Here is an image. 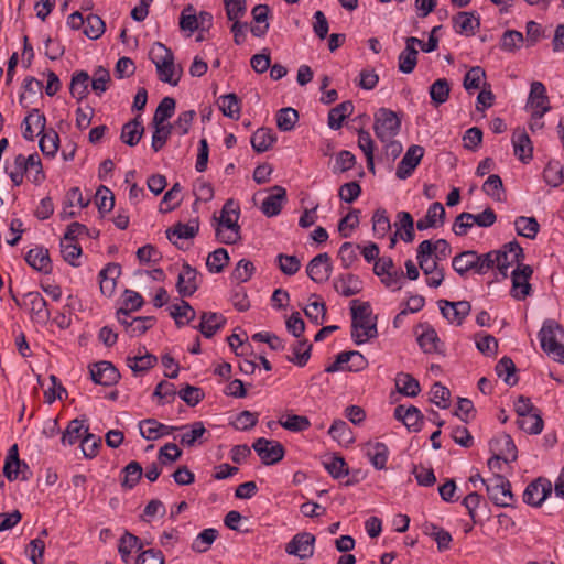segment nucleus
Wrapping results in <instances>:
<instances>
[{"instance_id": "nucleus-62", "label": "nucleus", "mask_w": 564, "mask_h": 564, "mask_svg": "<svg viewBox=\"0 0 564 564\" xmlns=\"http://www.w3.org/2000/svg\"><path fill=\"white\" fill-rule=\"evenodd\" d=\"M482 191L495 200L501 202L503 196L501 177L498 174H491L484 183Z\"/></svg>"}, {"instance_id": "nucleus-30", "label": "nucleus", "mask_w": 564, "mask_h": 564, "mask_svg": "<svg viewBox=\"0 0 564 564\" xmlns=\"http://www.w3.org/2000/svg\"><path fill=\"white\" fill-rule=\"evenodd\" d=\"M144 133V127L142 124L140 116L124 123L121 130L120 139L123 143L129 147H134L139 143L140 139Z\"/></svg>"}, {"instance_id": "nucleus-2", "label": "nucleus", "mask_w": 564, "mask_h": 564, "mask_svg": "<svg viewBox=\"0 0 564 564\" xmlns=\"http://www.w3.org/2000/svg\"><path fill=\"white\" fill-rule=\"evenodd\" d=\"M239 215V207L232 199H228L221 208L220 216L214 217L217 221L216 237L221 243L234 245L241 239Z\"/></svg>"}, {"instance_id": "nucleus-37", "label": "nucleus", "mask_w": 564, "mask_h": 564, "mask_svg": "<svg viewBox=\"0 0 564 564\" xmlns=\"http://www.w3.org/2000/svg\"><path fill=\"white\" fill-rule=\"evenodd\" d=\"M354 111V105L351 101H344L330 109L328 112V126L338 130L341 128L344 120L349 117Z\"/></svg>"}, {"instance_id": "nucleus-24", "label": "nucleus", "mask_w": 564, "mask_h": 564, "mask_svg": "<svg viewBox=\"0 0 564 564\" xmlns=\"http://www.w3.org/2000/svg\"><path fill=\"white\" fill-rule=\"evenodd\" d=\"M120 274L121 268L117 263H109L99 272L100 291L104 295L111 296L115 293Z\"/></svg>"}, {"instance_id": "nucleus-4", "label": "nucleus", "mask_w": 564, "mask_h": 564, "mask_svg": "<svg viewBox=\"0 0 564 564\" xmlns=\"http://www.w3.org/2000/svg\"><path fill=\"white\" fill-rule=\"evenodd\" d=\"M541 348L555 361L564 364V329L555 321L544 322L539 332Z\"/></svg>"}, {"instance_id": "nucleus-51", "label": "nucleus", "mask_w": 564, "mask_h": 564, "mask_svg": "<svg viewBox=\"0 0 564 564\" xmlns=\"http://www.w3.org/2000/svg\"><path fill=\"white\" fill-rule=\"evenodd\" d=\"M283 429L291 432H303L311 426V422L305 415L288 414L278 422Z\"/></svg>"}, {"instance_id": "nucleus-43", "label": "nucleus", "mask_w": 564, "mask_h": 564, "mask_svg": "<svg viewBox=\"0 0 564 564\" xmlns=\"http://www.w3.org/2000/svg\"><path fill=\"white\" fill-rule=\"evenodd\" d=\"M430 97L435 107L443 105L449 98L451 86L446 78L436 79L430 87Z\"/></svg>"}, {"instance_id": "nucleus-54", "label": "nucleus", "mask_w": 564, "mask_h": 564, "mask_svg": "<svg viewBox=\"0 0 564 564\" xmlns=\"http://www.w3.org/2000/svg\"><path fill=\"white\" fill-rule=\"evenodd\" d=\"M229 261V254L225 248H218L210 252L206 260L207 269L213 273H219Z\"/></svg>"}, {"instance_id": "nucleus-49", "label": "nucleus", "mask_w": 564, "mask_h": 564, "mask_svg": "<svg viewBox=\"0 0 564 564\" xmlns=\"http://www.w3.org/2000/svg\"><path fill=\"white\" fill-rule=\"evenodd\" d=\"M219 533L214 528L203 530L192 543V550L197 553L207 552L212 544L216 541Z\"/></svg>"}, {"instance_id": "nucleus-58", "label": "nucleus", "mask_w": 564, "mask_h": 564, "mask_svg": "<svg viewBox=\"0 0 564 564\" xmlns=\"http://www.w3.org/2000/svg\"><path fill=\"white\" fill-rule=\"evenodd\" d=\"M61 253L63 259L73 267H77L76 262L82 256V247L72 240L61 239Z\"/></svg>"}, {"instance_id": "nucleus-57", "label": "nucleus", "mask_w": 564, "mask_h": 564, "mask_svg": "<svg viewBox=\"0 0 564 564\" xmlns=\"http://www.w3.org/2000/svg\"><path fill=\"white\" fill-rule=\"evenodd\" d=\"M105 30V22L99 15L90 13L86 17L84 34L87 37L97 40L104 34Z\"/></svg>"}, {"instance_id": "nucleus-48", "label": "nucleus", "mask_w": 564, "mask_h": 564, "mask_svg": "<svg viewBox=\"0 0 564 564\" xmlns=\"http://www.w3.org/2000/svg\"><path fill=\"white\" fill-rule=\"evenodd\" d=\"M517 424L522 431L529 434H540L544 426L540 411H535L523 417H518Z\"/></svg>"}, {"instance_id": "nucleus-22", "label": "nucleus", "mask_w": 564, "mask_h": 564, "mask_svg": "<svg viewBox=\"0 0 564 564\" xmlns=\"http://www.w3.org/2000/svg\"><path fill=\"white\" fill-rule=\"evenodd\" d=\"M186 427L187 426H169L154 419H145L139 422L140 434L147 440H158L162 436L170 435L175 430Z\"/></svg>"}, {"instance_id": "nucleus-52", "label": "nucleus", "mask_w": 564, "mask_h": 564, "mask_svg": "<svg viewBox=\"0 0 564 564\" xmlns=\"http://www.w3.org/2000/svg\"><path fill=\"white\" fill-rule=\"evenodd\" d=\"M175 111V99L172 97H164L159 106L156 107V110L153 116L152 123L153 126H159L160 123H163L169 120Z\"/></svg>"}, {"instance_id": "nucleus-33", "label": "nucleus", "mask_w": 564, "mask_h": 564, "mask_svg": "<svg viewBox=\"0 0 564 564\" xmlns=\"http://www.w3.org/2000/svg\"><path fill=\"white\" fill-rule=\"evenodd\" d=\"M217 105L224 116L230 119H239L241 112V101L234 93L223 95L217 99Z\"/></svg>"}, {"instance_id": "nucleus-56", "label": "nucleus", "mask_w": 564, "mask_h": 564, "mask_svg": "<svg viewBox=\"0 0 564 564\" xmlns=\"http://www.w3.org/2000/svg\"><path fill=\"white\" fill-rule=\"evenodd\" d=\"M123 478L121 480V486L127 489H132L141 479L143 469L138 462H130L123 468Z\"/></svg>"}, {"instance_id": "nucleus-19", "label": "nucleus", "mask_w": 564, "mask_h": 564, "mask_svg": "<svg viewBox=\"0 0 564 564\" xmlns=\"http://www.w3.org/2000/svg\"><path fill=\"white\" fill-rule=\"evenodd\" d=\"M269 191L270 194L262 202L261 212L268 217H273L280 214L286 202V191L280 185H274Z\"/></svg>"}, {"instance_id": "nucleus-28", "label": "nucleus", "mask_w": 564, "mask_h": 564, "mask_svg": "<svg viewBox=\"0 0 564 564\" xmlns=\"http://www.w3.org/2000/svg\"><path fill=\"white\" fill-rule=\"evenodd\" d=\"M453 24L457 33L470 36L480 26L479 17L474 12H458L453 17Z\"/></svg>"}, {"instance_id": "nucleus-1", "label": "nucleus", "mask_w": 564, "mask_h": 564, "mask_svg": "<svg viewBox=\"0 0 564 564\" xmlns=\"http://www.w3.org/2000/svg\"><path fill=\"white\" fill-rule=\"evenodd\" d=\"M351 338L357 345L364 344L378 335L377 316L372 315L369 302L351 301Z\"/></svg>"}, {"instance_id": "nucleus-16", "label": "nucleus", "mask_w": 564, "mask_h": 564, "mask_svg": "<svg viewBox=\"0 0 564 564\" xmlns=\"http://www.w3.org/2000/svg\"><path fill=\"white\" fill-rule=\"evenodd\" d=\"M91 380L101 386H113L120 379L118 369L110 361H99L90 367Z\"/></svg>"}, {"instance_id": "nucleus-11", "label": "nucleus", "mask_w": 564, "mask_h": 564, "mask_svg": "<svg viewBox=\"0 0 564 564\" xmlns=\"http://www.w3.org/2000/svg\"><path fill=\"white\" fill-rule=\"evenodd\" d=\"M552 489V484L547 478L539 477L527 486L523 501L532 507H540L551 496Z\"/></svg>"}, {"instance_id": "nucleus-6", "label": "nucleus", "mask_w": 564, "mask_h": 564, "mask_svg": "<svg viewBox=\"0 0 564 564\" xmlns=\"http://www.w3.org/2000/svg\"><path fill=\"white\" fill-rule=\"evenodd\" d=\"M400 128L401 120L394 111L380 108L375 113V133L382 142L391 141L399 133Z\"/></svg>"}, {"instance_id": "nucleus-53", "label": "nucleus", "mask_w": 564, "mask_h": 564, "mask_svg": "<svg viewBox=\"0 0 564 564\" xmlns=\"http://www.w3.org/2000/svg\"><path fill=\"white\" fill-rule=\"evenodd\" d=\"M186 431L181 435L180 442L183 446L192 447L206 433L204 423L200 421L186 425Z\"/></svg>"}, {"instance_id": "nucleus-8", "label": "nucleus", "mask_w": 564, "mask_h": 564, "mask_svg": "<svg viewBox=\"0 0 564 564\" xmlns=\"http://www.w3.org/2000/svg\"><path fill=\"white\" fill-rule=\"evenodd\" d=\"M495 251L498 257L497 269L503 278L508 276V270L511 265L517 264L518 267L523 264V249L516 240L503 245L501 249Z\"/></svg>"}, {"instance_id": "nucleus-40", "label": "nucleus", "mask_w": 564, "mask_h": 564, "mask_svg": "<svg viewBox=\"0 0 564 564\" xmlns=\"http://www.w3.org/2000/svg\"><path fill=\"white\" fill-rule=\"evenodd\" d=\"M275 140L276 138L271 129L261 128L252 134L251 145L256 152L262 153L268 151L273 145Z\"/></svg>"}, {"instance_id": "nucleus-15", "label": "nucleus", "mask_w": 564, "mask_h": 564, "mask_svg": "<svg viewBox=\"0 0 564 564\" xmlns=\"http://www.w3.org/2000/svg\"><path fill=\"white\" fill-rule=\"evenodd\" d=\"M306 273L316 283L326 282L332 273V262L328 253L315 256L306 267Z\"/></svg>"}, {"instance_id": "nucleus-34", "label": "nucleus", "mask_w": 564, "mask_h": 564, "mask_svg": "<svg viewBox=\"0 0 564 564\" xmlns=\"http://www.w3.org/2000/svg\"><path fill=\"white\" fill-rule=\"evenodd\" d=\"M170 315L174 318L177 327H182L185 324L194 321L196 316L195 310L191 304L184 300H181L180 304H173L169 307Z\"/></svg>"}, {"instance_id": "nucleus-31", "label": "nucleus", "mask_w": 564, "mask_h": 564, "mask_svg": "<svg viewBox=\"0 0 564 564\" xmlns=\"http://www.w3.org/2000/svg\"><path fill=\"white\" fill-rule=\"evenodd\" d=\"M334 289L340 295L349 297L361 291V281L354 274L340 275L334 280Z\"/></svg>"}, {"instance_id": "nucleus-41", "label": "nucleus", "mask_w": 564, "mask_h": 564, "mask_svg": "<svg viewBox=\"0 0 564 564\" xmlns=\"http://www.w3.org/2000/svg\"><path fill=\"white\" fill-rule=\"evenodd\" d=\"M397 390L406 397H416L420 391L419 381L409 373L400 372L395 377Z\"/></svg>"}, {"instance_id": "nucleus-3", "label": "nucleus", "mask_w": 564, "mask_h": 564, "mask_svg": "<svg viewBox=\"0 0 564 564\" xmlns=\"http://www.w3.org/2000/svg\"><path fill=\"white\" fill-rule=\"evenodd\" d=\"M150 57L156 67L160 80L176 86L181 77V72H176L172 51L164 44L156 42L151 47Z\"/></svg>"}, {"instance_id": "nucleus-25", "label": "nucleus", "mask_w": 564, "mask_h": 564, "mask_svg": "<svg viewBox=\"0 0 564 564\" xmlns=\"http://www.w3.org/2000/svg\"><path fill=\"white\" fill-rule=\"evenodd\" d=\"M226 324V318L220 313L203 312L200 323L196 327L206 338H212Z\"/></svg>"}, {"instance_id": "nucleus-46", "label": "nucleus", "mask_w": 564, "mask_h": 564, "mask_svg": "<svg viewBox=\"0 0 564 564\" xmlns=\"http://www.w3.org/2000/svg\"><path fill=\"white\" fill-rule=\"evenodd\" d=\"M328 434L339 444L349 445L354 442L352 431L343 420H335L329 427Z\"/></svg>"}, {"instance_id": "nucleus-61", "label": "nucleus", "mask_w": 564, "mask_h": 564, "mask_svg": "<svg viewBox=\"0 0 564 564\" xmlns=\"http://www.w3.org/2000/svg\"><path fill=\"white\" fill-rule=\"evenodd\" d=\"M299 120V113L293 108H282L276 115V126L281 131H291Z\"/></svg>"}, {"instance_id": "nucleus-38", "label": "nucleus", "mask_w": 564, "mask_h": 564, "mask_svg": "<svg viewBox=\"0 0 564 564\" xmlns=\"http://www.w3.org/2000/svg\"><path fill=\"white\" fill-rule=\"evenodd\" d=\"M90 77L87 72L80 70L72 76L69 90L73 97L83 100L88 95Z\"/></svg>"}, {"instance_id": "nucleus-32", "label": "nucleus", "mask_w": 564, "mask_h": 564, "mask_svg": "<svg viewBox=\"0 0 564 564\" xmlns=\"http://www.w3.org/2000/svg\"><path fill=\"white\" fill-rule=\"evenodd\" d=\"M491 448L498 451V455L503 457V462H513L517 459V447L509 434H503L491 442Z\"/></svg>"}, {"instance_id": "nucleus-21", "label": "nucleus", "mask_w": 564, "mask_h": 564, "mask_svg": "<svg viewBox=\"0 0 564 564\" xmlns=\"http://www.w3.org/2000/svg\"><path fill=\"white\" fill-rule=\"evenodd\" d=\"M416 44H422L417 37L410 36L405 41V48L399 55V70L404 74H410L414 70L417 63Z\"/></svg>"}, {"instance_id": "nucleus-55", "label": "nucleus", "mask_w": 564, "mask_h": 564, "mask_svg": "<svg viewBox=\"0 0 564 564\" xmlns=\"http://www.w3.org/2000/svg\"><path fill=\"white\" fill-rule=\"evenodd\" d=\"M311 349H312V345L308 344L307 340H299L293 345V347H292L293 356L288 357V360L299 367H303L307 364V361L311 357Z\"/></svg>"}, {"instance_id": "nucleus-10", "label": "nucleus", "mask_w": 564, "mask_h": 564, "mask_svg": "<svg viewBox=\"0 0 564 564\" xmlns=\"http://www.w3.org/2000/svg\"><path fill=\"white\" fill-rule=\"evenodd\" d=\"M533 274V269L529 264H519L511 272L512 288L511 295L522 301L531 293V284L529 283L530 278Z\"/></svg>"}, {"instance_id": "nucleus-59", "label": "nucleus", "mask_w": 564, "mask_h": 564, "mask_svg": "<svg viewBox=\"0 0 564 564\" xmlns=\"http://www.w3.org/2000/svg\"><path fill=\"white\" fill-rule=\"evenodd\" d=\"M111 82V76L108 69L99 66L93 75L90 80L91 89L98 96H101L107 89L108 84Z\"/></svg>"}, {"instance_id": "nucleus-9", "label": "nucleus", "mask_w": 564, "mask_h": 564, "mask_svg": "<svg viewBox=\"0 0 564 564\" xmlns=\"http://www.w3.org/2000/svg\"><path fill=\"white\" fill-rule=\"evenodd\" d=\"M261 462L264 465H273L283 459L285 451L281 443L260 437L252 444Z\"/></svg>"}, {"instance_id": "nucleus-23", "label": "nucleus", "mask_w": 564, "mask_h": 564, "mask_svg": "<svg viewBox=\"0 0 564 564\" xmlns=\"http://www.w3.org/2000/svg\"><path fill=\"white\" fill-rule=\"evenodd\" d=\"M479 253L474 250L462 251L452 260L453 269L460 275L465 276L473 271L478 274Z\"/></svg>"}, {"instance_id": "nucleus-42", "label": "nucleus", "mask_w": 564, "mask_h": 564, "mask_svg": "<svg viewBox=\"0 0 564 564\" xmlns=\"http://www.w3.org/2000/svg\"><path fill=\"white\" fill-rule=\"evenodd\" d=\"M26 299L30 304L31 313L41 322H46L50 318L47 303L39 292H29Z\"/></svg>"}, {"instance_id": "nucleus-63", "label": "nucleus", "mask_w": 564, "mask_h": 564, "mask_svg": "<svg viewBox=\"0 0 564 564\" xmlns=\"http://www.w3.org/2000/svg\"><path fill=\"white\" fill-rule=\"evenodd\" d=\"M544 181L553 186L557 187L563 183V167L560 162H549L543 171Z\"/></svg>"}, {"instance_id": "nucleus-64", "label": "nucleus", "mask_w": 564, "mask_h": 564, "mask_svg": "<svg viewBox=\"0 0 564 564\" xmlns=\"http://www.w3.org/2000/svg\"><path fill=\"white\" fill-rule=\"evenodd\" d=\"M96 205L101 214L112 210L115 206V196L108 187L104 185L98 187L96 192Z\"/></svg>"}, {"instance_id": "nucleus-14", "label": "nucleus", "mask_w": 564, "mask_h": 564, "mask_svg": "<svg viewBox=\"0 0 564 564\" xmlns=\"http://www.w3.org/2000/svg\"><path fill=\"white\" fill-rule=\"evenodd\" d=\"M199 273L188 263L182 265V270L177 276L176 289L181 296L189 297L199 288Z\"/></svg>"}, {"instance_id": "nucleus-26", "label": "nucleus", "mask_w": 564, "mask_h": 564, "mask_svg": "<svg viewBox=\"0 0 564 564\" xmlns=\"http://www.w3.org/2000/svg\"><path fill=\"white\" fill-rule=\"evenodd\" d=\"M527 105L532 108L533 111H550V99L543 83L533 82L531 84Z\"/></svg>"}, {"instance_id": "nucleus-12", "label": "nucleus", "mask_w": 564, "mask_h": 564, "mask_svg": "<svg viewBox=\"0 0 564 564\" xmlns=\"http://www.w3.org/2000/svg\"><path fill=\"white\" fill-rule=\"evenodd\" d=\"M437 304L443 317L451 324L456 325H462L471 311V305L468 301L451 302L440 300Z\"/></svg>"}, {"instance_id": "nucleus-36", "label": "nucleus", "mask_w": 564, "mask_h": 564, "mask_svg": "<svg viewBox=\"0 0 564 564\" xmlns=\"http://www.w3.org/2000/svg\"><path fill=\"white\" fill-rule=\"evenodd\" d=\"M388 447L386 444L377 442V443H368L366 444V455L370 459L371 464L377 469H383L386 467L388 460Z\"/></svg>"}, {"instance_id": "nucleus-20", "label": "nucleus", "mask_w": 564, "mask_h": 564, "mask_svg": "<svg viewBox=\"0 0 564 564\" xmlns=\"http://www.w3.org/2000/svg\"><path fill=\"white\" fill-rule=\"evenodd\" d=\"M514 155L523 163H528L533 155V145L529 134L523 128H517L512 133Z\"/></svg>"}, {"instance_id": "nucleus-17", "label": "nucleus", "mask_w": 564, "mask_h": 564, "mask_svg": "<svg viewBox=\"0 0 564 564\" xmlns=\"http://www.w3.org/2000/svg\"><path fill=\"white\" fill-rule=\"evenodd\" d=\"M423 154L424 149L421 145H411L399 162L395 176L399 180H406L410 177L415 167L420 164Z\"/></svg>"}, {"instance_id": "nucleus-13", "label": "nucleus", "mask_w": 564, "mask_h": 564, "mask_svg": "<svg viewBox=\"0 0 564 564\" xmlns=\"http://www.w3.org/2000/svg\"><path fill=\"white\" fill-rule=\"evenodd\" d=\"M315 536L308 532H301L295 534L292 540L285 545V552L289 555H295L301 560H306L314 554Z\"/></svg>"}, {"instance_id": "nucleus-45", "label": "nucleus", "mask_w": 564, "mask_h": 564, "mask_svg": "<svg viewBox=\"0 0 564 564\" xmlns=\"http://www.w3.org/2000/svg\"><path fill=\"white\" fill-rule=\"evenodd\" d=\"M417 343L424 352L432 354L440 351L441 340L433 327L426 326V328L419 335Z\"/></svg>"}, {"instance_id": "nucleus-5", "label": "nucleus", "mask_w": 564, "mask_h": 564, "mask_svg": "<svg viewBox=\"0 0 564 564\" xmlns=\"http://www.w3.org/2000/svg\"><path fill=\"white\" fill-rule=\"evenodd\" d=\"M433 253L432 241L423 240L417 247V261L419 267L427 276L426 283L431 288H437L444 280L443 268L438 267L437 260H431L430 256Z\"/></svg>"}, {"instance_id": "nucleus-27", "label": "nucleus", "mask_w": 564, "mask_h": 564, "mask_svg": "<svg viewBox=\"0 0 564 564\" xmlns=\"http://www.w3.org/2000/svg\"><path fill=\"white\" fill-rule=\"evenodd\" d=\"M46 118L40 112L39 109H33L23 120V137L29 141H33L36 135H40L45 128Z\"/></svg>"}, {"instance_id": "nucleus-18", "label": "nucleus", "mask_w": 564, "mask_h": 564, "mask_svg": "<svg viewBox=\"0 0 564 564\" xmlns=\"http://www.w3.org/2000/svg\"><path fill=\"white\" fill-rule=\"evenodd\" d=\"M394 417L401 421L410 432H419L423 425V414L414 405H398L394 409Z\"/></svg>"}, {"instance_id": "nucleus-39", "label": "nucleus", "mask_w": 564, "mask_h": 564, "mask_svg": "<svg viewBox=\"0 0 564 564\" xmlns=\"http://www.w3.org/2000/svg\"><path fill=\"white\" fill-rule=\"evenodd\" d=\"M397 218L395 227L400 238L404 242H412L415 236L413 217L408 212H399Z\"/></svg>"}, {"instance_id": "nucleus-47", "label": "nucleus", "mask_w": 564, "mask_h": 564, "mask_svg": "<svg viewBox=\"0 0 564 564\" xmlns=\"http://www.w3.org/2000/svg\"><path fill=\"white\" fill-rule=\"evenodd\" d=\"M517 234L529 239H534L539 232L540 225L534 217L519 216L514 220Z\"/></svg>"}, {"instance_id": "nucleus-35", "label": "nucleus", "mask_w": 564, "mask_h": 564, "mask_svg": "<svg viewBox=\"0 0 564 564\" xmlns=\"http://www.w3.org/2000/svg\"><path fill=\"white\" fill-rule=\"evenodd\" d=\"M199 225L197 220H193L188 224L177 223L166 230V236L169 240L175 245L176 241L173 239L174 237L177 239H191L197 235Z\"/></svg>"}, {"instance_id": "nucleus-60", "label": "nucleus", "mask_w": 564, "mask_h": 564, "mask_svg": "<svg viewBox=\"0 0 564 564\" xmlns=\"http://www.w3.org/2000/svg\"><path fill=\"white\" fill-rule=\"evenodd\" d=\"M40 135L39 145L43 154L46 156H54L58 150V134L54 130H51L48 132L43 131Z\"/></svg>"}, {"instance_id": "nucleus-44", "label": "nucleus", "mask_w": 564, "mask_h": 564, "mask_svg": "<svg viewBox=\"0 0 564 564\" xmlns=\"http://www.w3.org/2000/svg\"><path fill=\"white\" fill-rule=\"evenodd\" d=\"M126 361L134 373H141L154 367L158 358L152 354L145 352L143 355L128 356Z\"/></svg>"}, {"instance_id": "nucleus-7", "label": "nucleus", "mask_w": 564, "mask_h": 564, "mask_svg": "<svg viewBox=\"0 0 564 564\" xmlns=\"http://www.w3.org/2000/svg\"><path fill=\"white\" fill-rule=\"evenodd\" d=\"M486 490L489 499L499 507H509L511 506L514 497L511 491L510 481L498 474H495L494 477L488 478L485 482Z\"/></svg>"}, {"instance_id": "nucleus-50", "label": "nucleus", "mask_w": 564, "mask_h": 564, "mask_svg": "<svg viewBox=\"0 0 564 564\" xmlns=\"http://www.w3.org/2000/svg\"><path fill=\"white\" fill-rule=\"evenodd\" d=\"M516 365L511 358L505 356L496 365V372L508 386H514L518 382Z\"/></svg>"}, {"instance_id": "nucleus-29", "label": "nucleus", "mask_w": 564, "mask_h": 564, "mask_svg": "<svg viewBox=\"0 0 564 564\" xmlns=\"http://www.w3.org/2000/svg\"><path fill=\"white\" fill-rule=\"evenodd\" d=\"M25 261L29 265L40 272L50 273L52 271L50 253L44 247H35L29 250L25 256Z\"/></svg>"}]
</instances>
